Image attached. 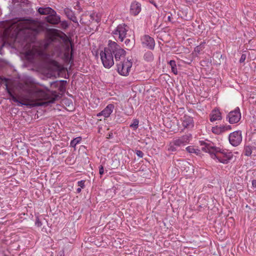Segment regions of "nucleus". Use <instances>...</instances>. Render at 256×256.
<instances>
[{
	"label": "nucleus",
	"mask_w": 256,
	"mask_h": 256,
	"mask_svg": "<svg viewBox=\"0 0 256 256\" xmlns=\"http://www.w3.org/2000/svg\"><path fill=\"white\" fill-rule=\"evenodd\" d=\"M212 132L216 134H220L224 132L222 126H213L212 128Z\"/></svg>",
	"instance_id": "21"
},
{
	"label": "nucleus",
	"mask_w": 256,
	"mask_h": 256,
	"mask_svg": "<svg viewBox=\"0 0 256 256\" xmlns=\"http://www.w3.org/2000/svg\"><path fill=\"white\" fill-rule=\"evenodd\" d=\"M84 183H85V180H82L78 181V186H80V188H84L85 186Z\"/></svg>",
	"instance_id": "39"
},
{
	"label": "nucleus",
	"mask_w": 256,
	"mask_h": 256,
	"mask_svg": "<svg viewBox=\"0 0 256 256\" xmlns=\"http://www.w3.org/2000/svg\"><path fill=\"white\" fill-rule=\"evenodd\" d=\"M182 126L184 128H192L194 126V122L193 118L186 114H184L183 117L181 118Z\"/></svg>",
	"instance_id": "12"
},
{
	"label": "nucleus",
	"mask_w": 256,
	"mask_h": 256,
	"mask_svg": "<svg viewBox=\"0 0 256 256\" xmlns=\"http://www.w3.org/2000/svg\"><path fill=\"white\" fill-rule=\"evenodd\" d=\"M59 24L60 26L58 28L64 30L67 29L70 26V24L66 20H60V22Z\"/></svg>",
	"instance_id": "25"
},
{
	"label": "nucleus",
	"mask_w": 256,
	"mask_h": 256,
	"mask_svg": "<svg viewBox=\"0 0 256 256\" xmlns=\"http://www.w3.org/2000/svg\"><path fill=\"white\" fill-rule=\"evenodd\" d=\"M82 188H78L76 189V192L77 193H80L82 191Z\"/></svg>",
	"instance_id": "49"
},
{
	"label": "nucleus",
	"mask_w": 256,
	"mask_h": 256,
	"mask_svg": "<svg viewBox=\"0 0 256 256\" xmlns=\"http://www.w3.org/2000/svg\"><path fill=\"white\" fill-rule=\"evenodd\" d=\"M29 10L30 11V12H31V13L34 12V10L32 8H30Z\"/></svg>",
	"instance_id": "51"
},
{
	"label": "nucleus",
	"mask_w": 256,
	"mask_h": 256,
	"mask_svg": "<svg viewBox=\"0 0 256 256\" xmlns=\"http://www.w3.org/2000/svg\"><path fill=\"white\" fill-rule=\"evenodd\" d=\"M100 56L104 66L106 68H110L114 64V56L110 46L104 48V50L100 52Z\"/></svg>",
	"instance_id": "3"
},
{
	"label": "nucleus",
	"mask_w": 256,
	"mask_h": 256,
	"mask_svg": "<svg viewBox=\"0 0 256 256\" xmlns=\"http://www.w3.org/2000/svg\"><path fill=\"white\" fill-rule=\"evenodd\" d=\"M171 16H168V20L169 21V22H170L171 21Z\"/></svg>",
	"instance_id": "52"
},
{
	"label": "nucleus",
	"mask_w": 256,
	"mask_h": 256,
	"mask_svg": "<svg viewBox=\"0 0 256 256\" xmlns=\"http://www.w3.org/2000/svg\"><path fill=\"white\" fill-rule=\"evenodd\" d=\"M61 84L60 80H56L50 82V86L54 88H58L59 86Z\"/></svg>",
	"instance_id": "36"
},
{
	"label": "nucleus",
	"mask_w": 256,
	"mask_h": 256,
	"mask_svg": "<svg viewBox=\"0 0 256 256\" xmlns=\"http://www.w3.org/2000/svg\"><path fill=\"white\" fill-rule=\"evenodd\" d=\"M9 81H10V79L0 76V84L8 83Z\"/></svg>",
	"instance_id": "37"
},
{
	"label": "nucleus",
	"mask_w": 256,
	"mask_h": 256,
	"mask_svg": "<svg viewBox=\"0 0 256 256\" xmlns=\"http://www.w3.org/2000/svg\"><path fill=\"white\" fill-rule=\"evenodd\" d=\"M82 138L80 136L74 138L71 140L70 143V146L74 148L80 142Z\"/></svg>",
	"instance_id": "28"
},
{
	"label": "nucleus",
	"mask_w": 256,
	"mask_h": 256,
	"mask_svg": "<svg viewBox=\"0 0 256 256\" xmlns=\"http://www.w3.org/2000/svg\"><path fill=\"white\" fill-rule=\"evenodd\" d=\"M139 120L137 118L134 119L132 122L130 124V127L136 130L138 127Z\"/></svg>",
	"instance_id": "26"
},
{
	"label": "nucleus",
	"mask_w": 256,
	"mask_h": 256,
	"mask_svg": "<svg viewBox=\"0 0 256 256\" xmlns=\"http://www.w3.org/2000/svg\"><path fill=\"white\" fill-rule=\"evenodd\" d=\"M54 10L49 6L46 8L40 7L37 9L38 12L40 15L49 16L52 12L54 14Z\"/></svg>",
	"instance_id": "19"
},
{
	"label": "nucleus",
	"mask_w": 256,
	"mask_h": 256,
	"mask_svg": "<svg viewBox=\"0 0 256 256\" xmlns=\"http://www.w3.org/2000/svg\"><path fill=\"white\" fill-rule=\"evenodd\" d=\"M13 2L14 3L18 2H19V0H12Z\"/></svg>",
	"instance_id": "53"
},
{
	"label": "nucleus",
	"mask_w": 256,
	"mask_h": 256,
	"mask_svg": "<svg viewBox=\"0 0 256 256\" xmlns=\"http://www.w3.org/2000/svg\"><path fill=\"white\" fill-rule=\"evenodd\" d=\"M113 133L112 132H110L108 133V134L107 135V138H113Z\"/></svg>",
	"instance_id": "46"
},
{
	"label": "nucleus",
	"mask_w": 256,
	"mask_h": 256,
	"mask_svg": "<svg viewBox=\"0 0 256 256\" xmlns=\"http://www.w3.org/2000/svg\"><path fill=\"white\" fill-rule=\"evenodd\" d=\"M5 46V42H2V44H0V54L2 55L3 54L2 50L3 48Z\"/></svg>",
	"instance_id": "45"
},
{
	"label": "nucleus",
	"mask_w": 256,
	"mask_h": 256,
	"mask_svg": "<svg viewBox=\"0 0 256 256\" xmlns=\"http://www.w3.org/2000/svg\"><path fill=\"white\" fill-rule=\"evenodd\" d=\"M36 224L38 227H40L42 226V222H40V219H39V218L38 217L36 218Z\"/></svg>",
	"instance_id": "41"
},
{
	"label": "nucleus",
	"mask_w": 256,
	"mask_h": 256,
	"mask_svg": "<svg viewBox=\"0 0 256 256\" xmlns=\"http://www.w3.org/2000/svg\"><path fill=\"white\" fill-rule=\"evenodd\" d=\"M172 142L177 148L182 146H184V142L180 138L174 140Z\"/></svg>",
	"instance_id": "31"
},
{
	"label": "nucleus",
	"mask_w": 256,
	"mask_h": 256,
	"mask_svg": "<svg viewBox=\"0 0 256 256\" xmlns=\"http://www.w3.org/2000/svg\"><path fill=\"white\" fill-rule=\"evenodd\" d=\"M244 154L246 156H250L251 155L252 150L251 147L250 146H246L244 148Z\"/></svg>",
	"instance_id": "33"
},
{
	"label": "nucleus",
	"mask_w": 256,
	"mask_h": 256,
	"mask_svg": "<svg viewBox=\"0 0 256 256\" xmlns=\"http://www.w3.org/2000/svg\"><path fill=\"white\" fill-rule=\"evenodd\" d=\"M142 44L148 48L152 50L154 48L155 42L154 39L148 35L145 34L141 38Z\"/></svg>",
	"instance_id": "10"
},
{
	"label": "nucleus",
	"mask_w": 256,
	"mask_h": 256,
	"mask_svg": "<svg viewBox=\"0 0 256 256\" xmlns=\"http://www.w3.org/2000/svg\"><path fill=\"white\" fill-rule=\"evenodd\" d=\"M114 106L113 104H108L102 112L96 114L97 116H104V118H108L112 113Z\"/></svg>",
	"instance_id": "13"
},
{
	"label": "nucleus",
	"mask_w": 256,
	"mask_h": 256,
	"mask_svg": "<svg viewBox=\"0 0 256 256\" xmlns=\"http://www.w3.org/2000/svg\"><path fill=\"white\" fill-rule=\"evenodd\" d=\"M190 136V135H184L180 138L184 142V144L185 145L188 142Z\"/></svg>",
	"instance_id": "35"
},
{
	"label": "nucleus",
	"mask_w": 256,
	"mask_h": 256,
	"mask_svg": "<svg viewBox=\"0 0 256 256\" xmlns=\"http://www.w3.org/2000/svg\"><path fill=\"white\" fill-rule=\"evenodd\" d=\"M186 2L190 5L193 4H196L198 0H186Z\"/></svg>",
	"instance_id": "43"
},
{
	"label": "nucleus",
	"mask_w": 256,
	"mask_h": 256,
	"mask_svg": "<svg viewBox=\"0 0 256 256\" xmlns=\"http://www.w3.org/2000/svg\"><path fill=\"white\" fill-rule=\"evenodd\" d=\"M210 121L212 122L221 120L222 119V114L220 111L216 108H214L210 114Z\"/></svg>",
	"instance_id": "16"
},
{
	"label": "nucleus",
	"mask_w": 256,
	"mask_h": 256,
	"mask_svg": "<svg viewBox=\"0 0 256 256\" xmlns=\"http://www.w3.org/2000/svg\"><path fill=\"white\" fill-rule=\"evenodd\" d=\"M80 4V2L78 1L76 2V6H78Z\"/></svg>",
	"instance_id": "54"
},
{
	"label": "nucleus",
	"mask_w": 256,
	"mask_h": 256,
	"mask_svg": "<svg viewBox=\"0 0 256 256\" xmlns=\"http://www.w3.org/2000/svg\"><path fill=\"white\" fill-rule=\"evenodd\" d=\"M64 12L66 17L74 23L78 24L76 17L75 16L74 12L69 8H65L64 10Z\"/></svg>",
	"instance_id": "17"
},
{
	"label": "nucleus",
	"mask_w": 256,
	"mask_h": 256,
	"mask_svg": "<svg viewBox=\"0 0 256 256\" xmlns=\"http://www.w3.org/2000/svg\"><path fill=\"white\" fill-rule=\"evenodd\" d=\"M114 120L118 124L123 123L125 122V118L119 114L116 115Z\"/></svg>",
	"instance_id": "30"
},
{
	"label": "nucleus",
	"mask_w": 256,
	"mask_h": 256,
	"mask_svg": "<svg viewBox=\"0 0 256 256\" xmlns=\"http://www.w3.org/2000/svg\"><path fill=\"white\" fill-rule=\"evenodd\" d=\"M206 44L205 42H202L200 45L196 46L194 48V52L197 54H200V52L204 48V45Z\"/></svg>",
	"instance_id": "27"
},
{
	"label": "nucleus",
	"mask_w": 256,
	"mask_h": 256,
	"mask_svg": "<svg viewBox=\"0 0 256 256\" xmlns=\"http://www.w3.org/2000/svg\"><path fill=\"white\" fill-rule=\"evenodd\" d=\"M141 11V4L137 2H134L132 3L130 8V12L132 14L137 16Z\"/></svg>",
	"instance_id": "15"
},
{
	"label": "nucleus",
	"mask_w": 256,
	"mask_h": 256,
	"mask_svg": "<svg viewBox=\"0 0 256 256\" xmlns=\"http://www.w3.org/2000/svg\"><path fill=\"white\" fill-rule=\"evenodd\" d=\"M168 150L171 152H175L178 150V148L172 142L170 144Z\"/></svg>",
	"instance_id": "32"
},
{
	"label": "nucleus",
	"mask_w": 256,
	"mask_h": 256,
	"mask_svg": "<svg viewBox=\"0 0 256 256\" xmlns=\"http://www.w3.org/2000/svg\"><path fill=\"white\" fill-rule=\"evenodd\" d=\"M74 49V44L72 42H70V45H66L65 47V52H70V50H72V48Z\"/></svg>",
	"instance_id": "34"
},
{
	"label": "nucleus",
	"mask_w": 256,
	"mask_h": 256,
	"mask_svg": "<svg viewBox=\"0 0 256 256\" xmlns=\"http://www.w3.org/2000/svg\"><path fill=\"white\" fill-rule=\"evenodd\" d=\"M200 145L203 146L202 150L208 152L213 159L216 158L219 162L224 164H228L233 158L232 152H228L226 150L221 149L216 146L214 144L210 142L200 141Z\"/></svg>",
	"instance_id": "1"
},
{
	"label": "nucleus",
	"mask_w": 256,
	"mask_h": 256,
	"mask_svg": "<svg viewBox=\"0 0 256 256\" xmlns=\"http://www.w3.org/2000/svg\"><path fill=\"white\" fill-rule=\"evenodd\" d=\"M226 118L228 119V122L231 124L238 122L241 118L240 108L236 107L234 110L230 112L228 114Z\"/></svg>",
	"instance_id": "9"
},
{
	"label": "nucleus",
	"mask_w": 256,
	"mask_h": 256,
	"mask_svg": "<svg viewBox=\"0 0 256 256\" xmlns=\"http://www.w3.org/2000/svg\"><path fill=\"white\" fill-rule=\"evenodd\" d=\"M124 44L127 47L126 48L128 50H130L135 44V38L134 34L131 36L130 34L128 35L124 38Z\"/></svg>",
	"instance_id": "14"
},
{
	"label": "nucleus",
	"mask_w": 256,
	"mask_h": 256,
	"mask_svg": "<svg viewBox=\"0 0 256 256\" xmlns=\"http://www.w3.org/2000/svg\"><path fill=\"white\" fill-rule=\"evenodd\" d=\"M132 62L131 60H124L116 63L117 71L118 73L123 76H128L129 74Z\"/></svg>",
	"instance_id": "6"
},
{
	"label": "nucleus",
	"mask_w": 256,
	"mask_h": 256,
	"mask_svg": "<svg viewBox=\"0 0 256 256\" xmlns=\"http://www.w3.org/2000/svg\"><path fill=\"white\" fill-rule=\"evenodd\" d=\"M136 154L140 158H142L144 155L143 152L140 150H136Z\"/></svg>",
	"instance_id": "38"
},
{
	"label": "nucleus",
	"mask_w": 256,
	"mask_h": 256,
	"mask_svg": "<svg viewBox=\"0 0 256 256\" xmlns=\"http://www.w3.org/2000/svg\"><path fill=\"white\" fill-rule=\"evenodd\" d=\"M54 14L52 12L49 16L46 17V21L52 25L56 26L60 22V16L56 14V12L54 10Z\"/></svg>",
	"instance_id": "11"
},
{
	"label": "nucleus",
	"mask_w": 256,
	"mask_h": 256,
	"mask_svg": "<svg viewBox=\"0 0 256 256\" xmlns=\"http://www.w3.org/2000/svg\"><path fill=\"white\" fill-rule=\"evenodd\" d=\"M90 20L92 21H94L98 23L100 22L102 14L100 12H96L93 11L90 16Z\"/></svg>",
	"instance_id": "20"
},
{
	"label": "nucleus",
	"mask_w": 256,
	"mask_h": 256,
	"mask_svg": "<svg viewBox=\"0 0 256 256\" xmlns=\"http://www.w3.org/2000/svg\"><path fill=\"white\" fill-rule=\"evenodd\" d=\"M61 84L59 86L58 89L62 92H64L66 90V85L67 84V81L66 80H60Z\"/></svg>",
	"instance_id": "29"
},
{
	"label": "nucleus",
	"mask_w": 256,
	"mask_h": 256,
	"mask_svg": "<svg viewBox=\"0 0 256 256\" xmlns=\"http://www.w3.org/2000/svg\"><path fill=\"white\" fill-rule=\"evenodd\" d=\"M99 168V174L100 175H102L104 174V166L102 165H100L98 167Z\"/></svg>",
	"instance_id": "44"
},
{
	"label": "nucleus",
	"mask_w": 256,
	"mask_h": 256,
	"mask_svg": "<svg viewBox=\"0 0 256 256\" xmlns=\"http://www.w3.org/2000/svg\"><path fill=\"white\" fill-rule=\"evenodd\" d=\"M108 46H110L112 54L114 56L116 62L120 61L121 58L125 56L126 54V50L122 48L116 42L110 40H108Z\"/></svg>",
	"instance_id": "5"
},
{
	"label": "nucleus",
	"mask_w": 256,
	"mask_h": 256,
	"mask_svg": "<svg viewBox=\"0 0 256 256\" xmlns=\"http://www.w3.org/2000/svg\"><path fill=\"white\" fill-rule=\"evenodd\" d=\"M246 54H242V56H241V57L240 59V63H242L244 62L245 60H246Z\"/></svg>",
	"instance_id": "42"
},
{
	"label": "nucleus",
	"mask_w": 256,
	"mask_h": 256,
	"mask_svg": "<svg viewBox=\"0 0 256 256\" xmlns=\"http://www.w3.org/2000/svg\"><path fill=\"white\" fill-rule=\"evenodd\" d=\"M128 30V26L125 24H120L112 32L114 35L118 34V38L120 42L124 41V38L128 36L127 32Z\"/></svg>",
	"instance_id": "7"
},
{
	"label": "nucleus",
	"mask_w": 256,
	"mask_h": 256,
	"mask_svg": "<svg viewBox=\"0 0 256 256\" xmlns=\"http://www.w3.org/2000/svg\"><path fill=\"white\" fill-rule=\"evenodd\" d=\"M4 86H6V90L8 94L10 97V99L15 102H17L20 104L21 106H34V105L31 104L28 102H24L20 100L17 98L16 96V92H18V94L26 93L30 94L31 90L29 88L28 86L26 83H22L20 82H11L8 84L5 83Z\"/></svg>",
	"instance_id": "2"
},
{
	"label": "nucleus",
	"mask_w": 256,
	"mask_h": 256,
	"mask_svg": "<svg viewBox=\"0 0 256 256\" xmlns=\"http://www.w3.org/2000/svg\"><path fill=\"white\" fill-rule=\"evenodd\" d=\"M186 150L189 153H194L196 155L200 154V150L198 149H196L193 146H188L186 148Z\"/></svg>",
	"instance_id": "24"
},
{
	"label": "nucleus",
	"mask_w": 256,
	"mask_h": 256,
	"mask_svg": "<svg viewBox=\"0 0 256 256\" xmlns=\"http://www.w3.org/2000/svg\"><path fill=\"white\" fill-rule=\"evenodd\" d=\"M78 0V1L79 0Z\"/></svg>",
	"instance_id": "55"
},
{
	"label": "nucleus",
	"mask_w": 256,
	"mask_h": 256,
	"mask_svg": "<svg viewBox=\"0 0 256 256\" xmlns=\"http://www.w3.org/2000/svg\"><path fill=\"white\" fill-rule=\"evenodd\" d=\"M252 186L254 188H256V180H252Z\"/></svg>",
	"instance_id": "47"
},
{
	"label": "nucleus",
	"mask_w": 256,
	"mask_h": 256,
	"mask_svg": "<svg viewBox=\"0 0 256 256\" xmlns=\"http://www.w3.org/2000/svg\"><path fill=\"white\" fill-rule=\"evenodd\" d=\"M168 64L171 68L172 72L174 74H178V70H177L176 66L175 60H171L169 62Z\"/></svg>",
	"instance_id": "22"
},
{
	"label": "nucleus",
	"mask_w": 256,
	"mask_h": 256,
	"mask_svg": "<svg viewBox=\"0 0 256 256\" xmlns=\"http://www.w3.org/2000/svg\"><path fill=\"white\" fill-rule=\"evenodd\" d=\"M74 50L72 48V50H70V52H64V59L66 62L68 63H70L72 64L74 63Z\"/></svg>",
	"instance_id": "18"
},
{
	"label": "nucleus",
	"mask_w": 256,
	"mask_h": 256,
	"mask_svg": "<svg viewBox=\"0 0 256 256\" xmlns=\"http://www.w3.org/2000/svg\"><path fill=\"white\" fill-rule=\"evenodd\" d=\"M222 129H223L224 132H226V131H228V130H230L232 128L231 126H230V125H228V126L222 125Z\"/></svg>",
	"instance_id": "40"
},
{
	"label": "nucleus",
	"mask_w": 256,
	"mask_h": 256,
	"mask_svg": "<svg viewBox=\"0 0 256 256\" xmlns=\"http://www.w3.org/2000/svg\"><path fill=\"white\" fill-rule=\"evenodd\" d=\"M151 2L152 4H154L156 7H157V6H156V3L152 1V2Z\"/></svg>",
	"instance_id": "50"
},
{
	"label": "nucleus",
	"mask_w": 256,
	"mask_h": 256,
	"mask_svg": "<svg viewBox=\"0 0 256 256\" xmlns=\"http://www.w3.org/2000/svg\"><path fill=\"white\" fill-rule=\"evenodd\" d=\"M30 24L28 26V36L30 37V41L34 42L37 35L43 31V27L38 24L35 20H30Z\"/></svg>",
	"instance_id": "4"
},
{
	"label": "nucleus",
	"mask_w": 256,
	"mask_h": 256,
	"mask_svg": "<svg viewBox=\"0 0 256 256\" xmlns=\"http://www.w3.org/2000/svg\"><path fill=\"white\" fill-rule=\"evenodd\" d=\"M228 139L230 144L232 146H238L242 141V132L237 130L230 133Z\"/></svg>",
	"instance_id": "8"
},
{
	"label": "nucleus",
	"mask_w": 256,
	"mask_h": 256,
	"mask_svg": "<svg viewBox=\"0 0 256 256\" xmlns=\"http://www.w3.org/2000/svg\"><path fill=\"white\" fill-rule=\"evenodd\" d=\"M144 58L147 62H151L154 60V55L151 52H147L144 54Z\"/></svg>",
	"instance_id": "23"
},
{
	"label": "nucleus",
	"mask_w": 256,
	"mask_h": 256,
	"mask_svg": "<svg viewBox=\"0 0 256 256\" xmlns=\"http://www.w3.org/2000/svg\"><path fill=\"white\" fill-rule=\"evenodd\" d=\"M26 6H31V2L28 0H26Z\"/></svg>",
	"instance_id": "48"
}]
</instances>
